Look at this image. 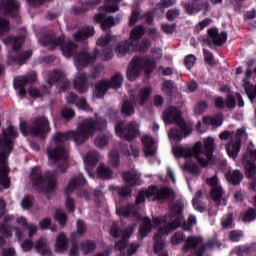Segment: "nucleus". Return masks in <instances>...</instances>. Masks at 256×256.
I'll return each instance as SVG.
<instances>
[{
	"instance_id": "obj_34",
	"label": "nucleus",
	"mask_w": 256,
	"mask_h": 256,
	"mask_svg": "<svg viewBox=\"0 0 256 256\" xmlns=\"http://www.w3.org/2000/svg\"><path fill=\"white\" fill-rule=\"evenodd\" d=\"M38 253H41L43 256H51V249H49V244L47 240L40 239L34 246Z\"/></svg>"
},
{
	"instance_id": "obj_24",
	"label": "nucleus",
	"mask_w": 256,
	"mask_h": 256,
	"mask_svg": "<svg viewBox=\"0 0 256 256\" xmlns=\"http://www.w3.org/2000/svg\"><path fill=\"white\" fill-rule=\"evenodd\" d=\"M209 40L208 45L212 43L214 45H223L227 41V33L222 32L219 34V31L216 28H211L208 30Z\"/></svg>"
},
{
	"instance_id": "obj_35",
	"label": "nucleus",
	"mask_w": 256,
	"mask_h": 256,
	"mask_svg": "<svg viewBox=\"0 0 256 256\" xmlns=\"http://www.w3.org/2000/svg\"><path fill=\"white\" fill-rule=\"evenodd\" d=\"M226 179L232 185H239L243 181V174L239 170L230 171L226 174Z\"/></svg>"
},
{
	"instance_id": "obj_58",
	"label": "nucleus",
	"mask_w": 256,
	"mask_h": 256,
	"mask_svg": "<svg viewBox=\"0 0 256 256\" xmlns=\"http://www.w3.org/2000/svg\"><path fill=\"white\" fill-rule=\"evenodd\" d=\"M9 31V22L3 18H0V37L4 33H7Z\"/></svg>"
},
{
	"instance_id": "obj_3",
	"label": "nucleus",
	"mask_w": 256,
	"mask_h": 256,
	"mask_svg": "<svg viewBox=\"0 0 256 256\" xmlns=\"http://www.w3.org/2000/svg\"><path fill=\"white\" fill-rule=\"evenodd\" d=\"M214 147L215 139L208 137L204 139V146L201 142H196L192 149L178 145L173 147V153L175 157H184V159H191V157H194L199 165L207 167V165H211V161H213Z\"/></svg>"
},
{
	"instance_id": "obj_33",
	"label": "nucleus",
	"mask_w": 256,
	"mask_h": 256,
	"mask_svg": "<svg viewBox=\"0 0 256 256\" xmlns=\"http://www.w3.org/2000/svg\"><path fill=\"white\" fill-rule=\"evenodd\" d=\"M93 35H95V30L93 27H85L74 35V40L85 41V39H88V37H93Z\"/></svg>"
},
{
	"instance_id": "obj_12",
	"label": "nucleus",
	"mask_w": 256,
	"mask_h": 256,
	"mask_svg": "<svg viewBox=\"0 0 256 256\" xmlns=\"http://www.w3.org/2000/svg\"><path fill=\"white\" fill-rule=\"evenodd\" d=\"M255 161L256 150L253 149V143L250 142V146L247 148L246 153L243 155L242 163L246 171V177L248 179H253L251 187L254 191H256V180L253 178L255 177L256 173Z\"/></svg>"
},
{
	"instance_id": "obj_59",
	"label": "nucleus",
	"mask_w": 256,
	"mask_h": 256,
	"mask_svg": "<svg viewBox=\"0 0 256 256\" xmlns=\"http://www.w3.org/2000/svg\"><path fill=\"white\" fill-rule=\"evenodd\" d=\"M31 205H33V197L31 196L24 197L21 202L22 209H31Z\"/></svg>"
},
{
	"instance_id": "obj_41",
	"label": "nucleus",
	"mask_w": 256,
	"mask_h": 256,
	"mask_svg": "<svg viewBox=\"0 0 256 256\" xmlns=\"http://www.w3.org/2000/svg\"><path fill=\"white\" fill-rule=\"evenodd\" d=\"M201 195H203V192L199 190L192 200V205L196 211L203 213V206L201 205Z\"/></svg>"
},
{
	"instance_id": "obj_2",
	"label": "nucleus",
	"mask_w": 256,
	"mask_h": 256,
	"mask_svg": "<svg viewBox=\"0 0 256 256\" xmlns=\"http://www.w3.org/2000/svg\"><path fill=\"white\" fill-rule=\"evenodd\" d=\"M103 129H107V122L96 117V120L91 118L84 120L76 131H69L64 134L56 133L46 152L49 163H56L59 165V171L64 173L67 169V160L69 159V151L63 145L65 141L72 140L76 145H81L89 137H93L97 131H103Z\"/></svg>"
},
{
	"instance_id": "obj_7",
	"label": "nucleus",
	"mask_w": 256,
	"mask_h": 256,
	"mask_svg": "<svg viewBox=\"0 0 256 256\" xmlns=\"http://www.w3.org/2000/svg\"><path fill=\"white\" fill-rule=\"evenodd\" d=\"M145 35V28L143 26L135 27L131 33L130 38L126 41H122L116 46V54L118 57H125L128 53H133V51H145L151 42L147 39L142 40L140 44H136L139 39Z\"/></svg>"
},
{
	"instance_id": "obj_23",
	"label": "nucleus",
	"mask_w": 256,
	"mask_h": 256,
	"mask_svg": "<svg viewBox=\"0 0 256 256\" xmlns=\"http://www.w3.org/2000/svg\"><path fill=\"white\" fill-rule=\"evenodd\" d=\"M85 169L88 172V174L91 176V173L89 171L91 170V167H95L99 161H101V155L97 153L95 150L89 151L85 156L83 157Z\"/></svg>"
},
{
	"instance_id": "obj_29",
	"label": "nucleus",
	"mask_w": 256,
	"mask_h": 256,
	"mask_svg": "<svg viewBox=\"0 0 256 256\" xmlns=\"http://www.w3.org/2000/svg\"><path fill=\"white\" fill-rule=\"evenodd\" d=\"M19 1L17 0H0V10L5 13H15L19 11Z\"/></svg>"
},
{
	"instance_id": "obj_56",
	"label": "nucleus",
	"mask_w": 256,
	"mask_h": 256,
	"mask_svg": "<svg viewBox=\"0 0 256 256\" xmlns=\"http://www.w3.org/2000/svg\"><path fill=\"white\" fill-rule=\"evenodd\" d=\"M184 239H185V236L183 235V233L176 232L171 239V243L172 245H179V243H183Z\"/></svg>"
},
{
	"instance_id": "obj_37",
	"label": "nucleus",
	"mask_w": 256,
	"mask_h": 256,
	"mask_svg": "<svg viewBox=\"0 0 256 256\" xmlns=\"http://www.w3.org/2000/svg\"><path fill=\"white\" fill-rule=\"evenodd\" d=\"M23 41H24L23 37H19V38L8 37L4 39L5 45L12 47L13 51H17V49H19V47L23 45Z\"/></svg>"
},
{
	"instance_id": "obj_36",
	"label": "nucleus",
	"mask_w": 256,
	"mask_h": 256,
	"mask_svg": "<svg viewBox=\"0 0 256 256\" xmlns=\"http://www.w3.org/2000/svg\"><path fill=\"white\" fill-rule=\"evenodd\" d=\"M17 224L28 229L29 237H33V235L37 233V226H35V224H28L27 219L23 216L17 218Z\"/></svg>"
},
{
	"instance_id": "obj_10",
	"label": "nucleus",
	"mask_w": 256,
	"mask_h": 256,
	"mask_svg": "<svg viewBox=\"0 0 256 256\" xmlns=\"http://www.w3.org/2000/svg\"><path fill=\"white\" fill-rule=\"evenodd\" d=\"M123 85V76L119 73L111 77V79H104L95 85L93 99H103L109 89H119Z\"/></svg>"
},
{
	"instance_id": "obj_64",
	"label": "nucleus",
	"mask_w": 256,
	"mask_h": 256,
	"mask_svg": "<svg viewBox=\"0 0 256 256\" xmlns=\"http://www.w3.org/2000/svg\"><path fill=\"white\" fill-rule=\"evenodd\" d=\"M241 237H243V232L241 231H232L229 235L230 241L233 242L240 241Z\"/></svg>"
},
{
	"instance_id": "obj_38",
	"label": "nucleus",
	"mask_w": 256,
	"mask_h": 256,
	"mask_svg": "<svg viewBox=\"0 0 256 256\" xmlns=\"http://www.w3.org/2000/svg\"><path fill=\"white\" fill-rule=\"evenodd\" d=\"M98 176L102 179H111L113 177V170L105 166V164H100L97 170Z\"/></svg>"
},
{
	"instance_id": "obj_6",
	"label": "nucleus",
	"mask_w": 256,
	"mask_h": 256,
	"mask_svg": "<svg viewBox=\"0 0 256 256\" xmlns=\"http://www.w3.org/2000/svg\"><path fill=\"white\" fill-rule=\"evenodd\" d=\"M161 57V51L153 52L150 57H134L126 73L129 81H135L141 73H145L146 75L153 73L155 67H157V61H159Z\"/></svg>"
},
{
	"instance_id": "obj_20",
	"label": "nucleus",
	"mask_w": 256,
	"mask_h": 256,
	"mask_svg": "<svg viewBox=\"0 0 256 256\" xmlns=\"http://www.w3.org/2000/svg\"><path fill=\"white\" fill-rule=\"evenodd\" d=\"M97 57H99V50H95L93 56L89 55L87 52L80 53L74 58L76 69L80 70L87 67V65L93 63Z\"/></svg>"
},
{
	"instance_id": "obj_49",
	"label": "nucleus",
	"mask_w": 256,
	"mask_h": 256,
	"mask_svg": "<svg viewBox=\"0 0 256 256\" xmlns=\"http://www.w3.org/2000/svg\"><path fill=\"white\" fill-rule=\"evenodd\" d=\"M95 243L91 241H86L81 245V249L83 251L84 255H87L88 253H91V251H95Z\"/></svg>"
},
{
	"instance_id": "obj_13",
	"label": "nucleus",
	"mask_w": 256,
	"mask_h": 256,
	"mask_svg": "<svg viewBox=\"0 0 256 256\" xmlns=\"http://www.w3.org/2000/svg\"><path fill=\"white\" fill-rule=\"evenodd\" d=\"M42 45H47L50 49H55V47H60L64 57H71L77 45L71 44V42H65V36H60L59 38H53L51 36H46L44 41H41Z\"/></svg>"
},
{
	"instance_id": "obj_44",
	"label": "nucleus",
	"mask_w": 256,
	"mask_h": 256,
	"mask_svg": "<svg viewBox=\"0 0 256 256\" xmlns=\"http://www.w3.org/2000/svg\"><path fill=\"white\" fill-rule=\"evenodd\" d=\"M54 81H65V73L61 70L54 71L50 79L48 80V83L51 85Z\"/></svg>"
},
{
	"instance_id": "obj_42",
	"label": "nucleus",
	"mask_w": 256,
	"mask_h": 256,
	"mask_svg": "<svg viewBox=\"0 0 256 256\" xmlns=\"http://www.w3.org/2000/svg\"><path fill=\"white\" fill-rule=\"evenodd\" d=\"M149 95H151V87H146L140 91L138 96L139 105H145L147 99H149Z\"/></svg>"
},
{
	"instance_id": "obj_11",
	"label": "nucleus",
	"mask_w": 256,
	"mask_h": 256,
	"mask_svg": "<svg viewBox=\"0 0 256 256\" xmlns=\"http://www.w3.org/2000/svg\"><path fill=\"white\" fill-rule=\"evenodd\" d=\"M174 196L175 194L170 189L152 186L146 191L139 192L136 198V204L139 205V203H143V201H145V198L150 199L151 201H163V199Z\"/></svg>"
},
{
	"instance_id": "obj_8",
	"label": "nucleus",
	"mask_w": 256,
	"mask_h": 256,
	"mask_svg": "<svg viewBox=\"0 0 256 256\" xmlns=\"http://www.w3.org/2000/svg\"><path fill=\"white\" fill-rule=\"evenodd\" d=\"M32 187L42 193H51L55 191L57 185V177L54 174L48 173L46 176L41 174V169L34 168L30 176Z\"/></svg>"
},
{
	"instance_id": "obj_50",
	"label": "nucleus",
	"mask_w": 256,
	"mask_h": 256,
	"mask_svg": "<svg viewBox=\"0 0 256 256\" xmlns=\"http://www.w3.org/2000/svg\"><path fill=\"white\" fill-rule=\"evenodd\" d=\"M54 219H56L58 221L60 226L65 227V223L67 221V215H65L62 210L56 211V213L54 215Z\"/></svg>"
},
{
	"instance_id": "obj_27",
	"label": "nucleus",
	"mask_w": 256,
	"mask_h": 256,
	"mask_svg": "<svg viewBox=\"0 0 256 256\" xmlns=\"http://www.w3.org/2000/svg\"><path fill=\"white\" fill-rule=\"evenodd\" d=\"M185 10L187 13H189V15H195V13H199V11L207 13V11H209V2L202 1L192 5L188 4L185 6Z\"/></svg>"
},
{
	"instance_id": "obj_39",
	"label": "nucleus",
	"mask_w": 256,
	"mask_h": 256,
	"mask_svg": "<svg viewBox=\"0 0 256 256\" xmlns=\"http://www.w3.org/2000/svg\"><path fill=\"white\" fill-rule=\"evenodd\" d=\"M121 0H105L104 3V11L107 13H115L119 11L118 3H120Z\"/></svg>"
},
{
	"instance_id": "obj_47",
	"label": "nucleus",
	"mask_w": 256,
	"mask_h": 256,
	"mask_svg": "<svg viewBox=\"0 0 256 256\" xmlns=\"http://www.w3.org/2000/svg\"><path fill=\"white\" fill-rule=\"evenodd\" d=\"M256 219V211L253 208H250L244 215L242 218V221H244V223H251V221H255Z\"/></svg>"
},
{
	"instance_id": "obj_4",
	"label": "nucleus",
	"mask_w": 256,
	"mask_h": 256,
	"mask_svg": "<svg viewBox=\"0 0 256 256\" xmlns=\"http://www.w3.org/2000/svg\"><path fill=\"white\" fill-rule=\"evenodd\" d=\"M17 128L8 126L3 130L0 138V185L4 189H9L11 180L9 179V167L7 166V157L13 151V139L17 137Z\"/></svg>"
},
{
	"instance_id": "obj_19",
	"label": "nucleus",
	"mask_w": 256,
	"mask_h": 256,
	"mask_svg": "<svg viewBox=\"0 0 256 256\" xmlns=\"http://www.w3.org/2000/svg\"><path fill=\"white\" fill-rule=\"evenodd\" d=\"M209 125H211V127H221L223 125V114H218L213 117H204L202 123L198 122L196 129L199 133H205Z\"/></svg>"
},
{
	"instance_id": "obj_52",
	"label": "nucleus",
	"mask_w": 256,
	"mask_h": 256,
	"mask_svg": "<svg viewBox=\"0 0 256 256\" xmlns=\"http://www.w3.org/2000/svg\"><path fill=\"white\" fill-rule=\"evenodd\" d=\"M39 227L40 229H51L52 231H57L56 227L51 226V219L49 218H44L40 221Z\"/></svg>"
},
{
	"instance_id": "obj_9",
	"label": "nucleus",
	"mask_w": 256,
	"mask_h": 256,
	"mask_svg": "<svg viewBox=\"0 0 256 256\" xmlns=\"http://www.w3.org/2000/svg\"><path fill=\"white\" fill-rule=\"evenodd\" d=\"M133 233V227H130L126 229L124 232L119 230V224H113L110 230L111 237H121V241H119L115 245V249L117 251H120V253L131 256L134 253L137 252V249H139V244H127V239L131 237V234Z\"/></svg>"
},
{
	"instance_id": "obj_21",
	"label": "nucleus",
	"mask_w": 256,
	"mask_h": 256,
	"mask_svg": "<svg viewBox=\"0 0 256 256\" xmlns=\"http://www.w3.org/2000/svg\"><path fill=\"white\" fill-rule=\"evenodd\" d=\"M35 79H37V74L35 72H32L29 77L19 76L15 78L14 87L15 89H18L19 95H25V85H27V83H33Z\"/></svg>"
},
{
	"instance_id": "obj_51",
	"label": "nucleus",
	"mask_w": 256,
	"mask_h": 256,
	"mask_svg": "<svg viewBox=\"0 0 256 256\" xmlns=\"http://www.w3.org/2000/svg\"><path fill=\"white\" fill-rule=\"evenodd\" d=\"M207 102H200L198 103L195 107H194V113L195 115H203V113H205V111L207 110Z\"/></svg>"
},
{
	"instance_id": "obj_63",
	"label": "nucleus",
	"mask_w": 256,
	"mask_h": 256,
	"mask_svg": "<svg viewBox=\"0 0 256 256\" xmlns=\"http://www.w3.org/2000/svg\"><path fill=\"white\" fill-rule=\"evenodd\" d=\"M222 226L226 229L229 227H233V215L229 214L228 216L222 219Z\"/></svg>"
},
{
	"instance_id": "obj_28",
	"label": "nucleus",
	"mask_w": 256,
	"mask_h": 256,
	"mask_svg": "<svg viewBox=\"0 0 256 256\" xmlns=\"http://www.w3.org/2000/svg\"><path fill=\"white\" fill-rule=\"evenodd\" d=\"M67 103L70 105H76L78 109H82V111H89V104L87 103V100L85 98H79L77 99V96L73 93H70L66 97Z\"/></svg>"
},
{
	"instance_id": "obj_45",
	"label": "nucleus",
	"mask_w": 256,
	"mask_h": 256,
	"mask_svg": "<svg viewBox=\"0 0 256 256\" xmlns=\"http://www.w3.org/2000/svg\"><path fill=\"white\" fill-rule=\"evenodd\" d=\"M111 41H115V36H110V35L101 36L100 38H98L96 45L98 47H107V45H109Z\"/></svg>"
},
{
	"instance_id": "obj_62",
	"label": "nucleus",
	"mask_w": 256,
	"mask_h": 256,
	"mask_svg": "<svg viewBox=\"0 0 256 256\" xmlns=\"http://www.w3.org/2000/svg\"><path fill=\"white\" fill-rule=\"evenodd\" d=\"M114 189L117 193H119L121 197H127V195L131 193V187L129 186L122 187V188L115 187Z\"/></svg>"
},
{
	"instance_id": "obj_17",
	"label": "nucleus",
	"mask_w": 256,
	"mask_h": 256,
	"mask_svg": "<svg viewBox=\"0 0 256 256\" xmlns=\"http://www.w3.org/2000/svg\"><path fill=\"white\" fill-rule=\"evenodd\" d=\"M49 131H51V128L49 127V120L46 117L34 119L30 127V133L35 137H45Z\"/></svg>"
},
{
	"instance_id": "obj_30",
	"label": "nucleus",
	"mask_w": 256,
	"mask_h": 256,
	"mask_svg": "<svg viewBox=\"0 0 256 256\" xmlns=\"http://www.w3.org/2000/svg\"><path fill=\"white\" fill-rule=\"evenodd\" d=\"M83 185H85V178H83V175L79 174L78 176H74L70 179L65 189V193H69L73 191V189H77V187H83Z\"/></svg>"
},
{
	"instance_id": "obj_54",
	"label": "nucleus",
	"mask_w": 256,
	"mask_h": 256,
	"mask_svg": "<svg viewBox=\"0 0 256 256\" xmlns=\"http://www.w3.org/2000/svg\"><path fill=\"white\" fill-rule=\"evenodd\" d=\"M196 61H197V58H195V56L193 54L186 56V58L184 60L186 69H191V67H193V65H195Z\"/></svg>"
},
{
	"instance_id": "obj_15",
	"label": "nucleus",
	"mask_w": 256,
	"mask_h": 256,
	"mask_svg": "<svg viewBox=\"0 0 256 256\" xmlns=\"http://www.w3.org/2000/svg\"><path fill=\"white\" fill-rule=\"evenodd\" d=\"M189 249H195V256H203L207 246L203 245V238L201 236H191L186 239L182 251L183 253H187Z\"/></svg>"
},
{
	"instance_id": "obj_31",
	"label": "nucleus",
	"mask_w": 256,
	"mask_h": 256,
	"mask_svg": "<svg viewBox=\"0 0 256 256\" xmlns=\"http://www.w3.org/2000/svg\"><path fill=\"white\" fill-rule=\"evenodd\" d=\"M67 243H69L67 236H65L63 233H60L56 237L54 251H56V253H63V251H67Z\"/></svg>"
},
{
	"instance_id": "obj_22",
	"label": "nucleus",
	"mask_w": 256,
	"mask_h": 256,
	"mask_svg": "<svg viewBox=\"0 0 256 256\" xmlns=\"http://www.w3.org/2000/svg\"><path fill=\"white\" fill-rule=\"evenodd\" d=\"M142 144L144 145L146 157H155V153H157V141L150 135H144L142 137Z\"/></svg>"
},
{
	"instance_id": "obj_25",
	"label": "nucleus",
	"mask_w": 256,
	"mask_h": 256,
	"mask_svg": "<svg viewBox=\"0 0 256 256\" xmlns=\"http://www.w3.org/2000/svg\"><path fill=\"white\" fill-rule=\"evenodd\" d=\"M94 20L96 23H100L101 29H103V31H105V29H109V27H115V25L119 23L118 19H113V17L101 13L96 15Z\"/></svg>"
},
{
	"instance_id": "obj_48",
	"label": "nucleus",
	"mask_w": 256,
	"mask_h": 256,
	"mask_svg": "<svg viewBox=\"0 0 256 256\" xmlns=\"http://www.w3.org/2000/svg\"><path fill=\"white\" fill-rule=\"evenodd\" d=\"M109 163L112 167L119 166V152L113 150L109 153Z\"/></svg>"
},
{
	"instance_id": "obj_16",
	"label": "nucleus",
	"mask_w": 256,
	"mask_h": 256,
	"mask_svg": "<svg viewBox=\"0 0 256 256\" xmlns=\"http://www.w3.org/2000/svg\"><path fill=\"white\" fill-rule=\"evenodd\" d=\"M241 139H247V133L243 128L238 129L236 133V141L232 140L226 145L227 154L229 157H232V159H236L237 155H239V151H241Z\"/></svg>"
},
{
	"instance_id": "obj_40",
	"label": "nucleus",
	"mask_w": 256,
	"mask_h": 256,
	"mask_svg": "<svg viewBox=\"0 0 256 256\" xmlns=\"http://www.w3.org/2000/svg\"><path fill=\"white\" fill-rule=\"evenodd\" d=\"M15 233L18 241H20V239L22 238L21 236V230H19V228H13V229H10L9 227L7 226H2L0 227V232L2 233V235H5V237H11V233Z\"/></svg>"
},
{
	"instance_id": "obj_18",
	"label": "nucleus",
	"mask_w": 256,
	"mask_h": 256,
	"mask_svg": "<svg viewBox=\"0 0 256 256\" xmlns=\"http://www.w3.org/2000/svg\"><path fill=\"white\" fill-rule=\"evenodd\" d=\"M207 184L212 188L210 196L212 197L213 201H216V203H219V205H227V200L223 198V189L221 186H219L217 176L207 179Z\"/></svg>"
},
{
	"instance_id": "obj_1",
	"label": "nucleus",
	"mask_w": 256,
	"mask_h": 256,
	"mask_svg": "<svg viewBox=\"0 0 256 256\" xmlns=\"http://www.w3.org/2000/svg\"><path fill=\"white\" fill-rule=\"evenodd\" d=\"M117 214L120 217H135V219H141L142 225L139 229V237H147L153 229H156L157 233L154 236V253L158 256H169L167 250H165V237L175 231L178 227L183 226L185 231H191L193 227L197 225V218L191 215L188 221L183 220V203L179 202L171 206L170 215L153 218L152 222L149 218H141L139 213L133 210V206L120 207L117 209Z\"/></svg>"
},
{
	"instance_id": "obj_14",
	"label": "nucleus",
	"mask_w": 256,
	"mask_h": 256,
	"mask_svg": "<svg viewBox=\"0 0 256 256\" xmlns=\"http://www.w3.org/2000/svg\"><path fill=\"white\" fill-rule=\"evenodd\" d=\"M115 134L120 139H125L126 141H133L137 135H139V124L137 122L124 123L118 122L115 124Z\"/></svg>"
},
{
	"instance_id": "obj_53",
	"label": "nucleus",
	"mask_w": 256,
	"mask_h": 256,
	"mask_svg": "<svg viewBox=\"0 0 256 256\" xmlns=\"http://www.w3.org/2000/svg\"><path fill=\"white\" fill-rule=\"evenodd\" d=\"M61 116L63 119H73L75 117V111L71 108L64 107L61 110Z\"/></svg>"
},
{
	"instance_id": "obj_55",
	"label": "nucleus",
	"mask_w": 256,
	"mask_h": 256,
	"mask_svg": "<svg viewBox=\"0 0 256 256\" xmlns=\"http://www.w3.org/2000/svg\"><path fill=\"white\" fill-rule=\"evenodd\" d=\"M31 55H33V53L31 52V50H29L25 54L19 55L16 58H14V61L15 63H18L19 65H21L24 61H27V59H29Z\"/></svg>"
},
{
	"instance_id": "obj_46",
	"label": "nucleus",
	"mask_w": 256,
	"mask_h": 256,
	"mask_svg": "<svg viewBox=\"0 0 256 256\" xmlns=\"http://www.w3.org/2000/svg\"><path fill=\"white\" fill-rule=\"evenodd\" d=\"M122 113L127 117L133 115V113H135V110L133 109V102L129 100L125 101L122 105Z\"/></svg>"
},
{
	"instance_id": "obj_43",
	"label": "nucleus",
	"mask_w": 256,
	"mask_h": 256,
	"mask_svg": "<svg viewBox=\"0 0 256 256\" xmlns=\"http://www.w3.org/2000/svg\"><path fill=\"white\" fill-rule=\"evenodd\" d=\"M109 143V136L107 135H100L94 140V145L99 147V149H103V147H107Z\"/></svg>"
},
{
	"instance_id": "obj_57",
	"label": "nucleus",
	"mask_w": 256,
	"mask_h": 256,
	"mask_svg": "<svg viewBox=\"0 0 256 256\" xmlns=\"http://www.w3.org/2000/svg\"><path fill=\"white\" fill-rule=\"evenodd\" d=\"M161 29L163 33H166L167 35H173V33H175L176 26L175 24H162Z\"/></svg>"
},
{
	"instance_id": "obj_26",
	"label": "nucleus",
	"mask_w": 256,
	"mask_h": 256,
	"mask_svg": "<svg viewBox=\"0 0 256 256\" xmlns=\"http://www.w3.org/2000/svg\"><path fill=\"white\" fill-rule=\"evenodd\" d=\"M74 89L79 93H85L89 86L87 85V75L78 72L74 77Z\"/></svg>"
},
{
	"instance_id": "obj_32",
	"label": "nucleus",
	"mask_w": 256,
	"mask_h": 256,
	"mask_svg": "<svg viewBox=\"0 0 256 256\" xmlns=\"http://www.w3.org/2000/svg\"><path fill=\"white\" fill-rule=\"evenodd\" d=\"M122 178L124 179L125 183H127V185H130V187H133L134 185H139L140 175L135 170L123 173Z\"/></svg>"
},
{
	"instance_id": "obj_61",
	"label": "nucleus",
	"mask_w": 256,
	"mask_h": 256,
	"mask_svg": "<svg viewBox=\"0 0 256 256\" xmlns=\"http://www.w3.org/2000/svg\"><path fill=\"white\" fill-rule=\"evenodd\" d=\"M203 53H204V59L207 62V64L208 65H214L215 64V59L213 58V54L207 49H204Z\"/></svg>"
},
{
	"instance_id": "obj_60",
	"label": "nucleus",
	"mask_w": 256,
	"mask_h": 256,
	"mask_svg": "<svg viewBox=\"0 0 256 256\" xmlns=\"http://www.w3.org/2000/svg\"><path fill=\"white\" fill-rule=\"evenodd\" d=\"M177 3L176 0H162L159 4L158 7L163 11V9H167V7H173Z\"/></svg>"
},
{
	"instance_id": "obj_5",
	"label": "nucleus",
	"mask_w": 256,
	"mask_h": 256,
	"mask_svg": "<svg viewBox=\"0 0 256 256\" xmlns=\"http://www.w3.org/2000/svg\"><path fill=\"white\" fill-rule=\"evenodd\" d=\"M162 119L166 125H171V123L178 125V128H172L168 131L170 141L177 143L193 133V126L185 123L181 117V111L175 107L167 108L162 114Z\"/></svg>"
}]
</instances>
